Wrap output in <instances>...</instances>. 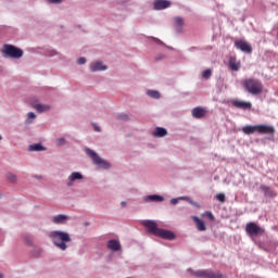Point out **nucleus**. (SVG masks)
<instances>
[{
	"instance_id": "f257e3e1",
	"label": "nucleus",
	"mask_w": 278,
	"mask_h": 278,
	"mask_svg": "<svg viewBox=\"0 0 278 278\" xmlns=\"http://www.w3.org/2000/svg\"><path fill=\"white\" fill-rule=\"evenodd\" d=\"M149 233L156 236L157 238H163V240H175V233L170 230L157 228V223L155 220L147 219L141 223Z\"/></svg>"
},
{
	"instance_id": "f03ea898",
	"label": "nucleus",
	"mask_w": 278,
	"mask_h": 278,
	"mask_svg": "<svg viewBox=\"0 0 278 278\" xmlns=\"http://www.w3.org/2000/svg\"><path fill=\"white\" fill-rule=\"evenodd\" d=\"M50 238L58 249L61 251H66L68 249V245L66 243L72 242L73 239H71V235L68 232L62 231V230H54L50 232Z\"/></svg>"
},
{
	"instance_id": "7ed1b4c3",
	"label": "nucleus",
	"mask_w": 278,
	"mask_h": 278,
	"mask_svg": "<svg viewBox=\"0 0 278 278\" xmlns=\"http://www.w3.org/2000/svg\"><path fill=\"white\" fill-rule=\"evenodd\" d=\"M242 131L243 134H245V136H251V134H255V131L261 135L267 134L269 136H273L275 134V127L268 125H248L242 128Z\"/></svg>"
},
{
	"instance_id": "20e7f679",
	"label": "nucleus",
	"mask_w": 278,
	"mask_h": 278,
	"mask_svg": "<svg viewBox=\"0 0 278 278\" xmlns=\"http://www.w3.org/2000/svg\"><path fill=\"white\" fill-rule=\"evenodd\" d=\"M243 87L250 94H262L264 92V85H262V81L255 78H247L243 81Z\"/></svg>"
},
{
	"instance_id": "39448f33",
	"label": "nucleus",
	"mask_w": 278,
	"mask_h": 278,
	"mask_svg": "<svg viewBox=\"0 0 278 278\" xmlns=\"http://www.w3.org/2000/svg\"><path fill=\"white\" fill-rule=\"evenodd\" d=\"M188 273L192 275V277H199V278H223V274L218 270L214 269H188Z\"/></svg>"
},
{
	"instance_id": "423d86ee",
	"label": "nucleus",
	"mask_w": 278,
	"mask_h": 278,
	"mask_svg": "<svg viewBox=\"0 0 278 278\" xmlns=\"http://www.w3.org/2000/svg\"><path fill=\"white\" fill-rule=\"evenodd\" d=\"M2 53H4V55H8V58H13L14 60H21V58H23V51L21 50V48H16L12 45H4Z\"/></svg>"
},
{
	"instance_id": "0eeeda50",
	"label": "nucleus",
	"mask_w": 278,
	"mask_h": 278,
	"mask_svg": "<svg viewBox=\"0 0 278 278\" xmlns=\"http://www.w3.org/2000/svg\"><path fill=\"white\" fill-rule=\"evenodd\" d=\"M86 154L91 157L93 164H96L97 166H100V168H104L108 169L110 168V163H108V161L101 159V156H99V154H97V152H94L91 149H86Z\"/></svg>"
},
{
	"instance_id": "6e6552de",
	"label": "nucleus",
	"mask_w": 278,
	"mask_h": 278,
	"mask_svg": "<svg viewBox=\"0 0 278 278\" xmlns=\"http://www.w3.org/2000/svg\"><path fill=\"white\" fill-rule=\"evenodd\" d=\"M265 229L255 224V222H250L245 225V233L248 236H264Z\"/></svg>"
},
{
	"instance_id": "1a4fd4ad",
	"label": "nucleus",
	"mask_w": 278,
	"mask_h": 278,
	"mask_svg": "<svg viewBox=\"0 0 278 278\" xmlns=\"http://www.w3.org/2000/svg\"><path fill=\"white\" fill-rule=\"evenodd\" d=\"M235 47L239 49V51H242L243 53H252L253 51V48L251 47V45H249V42L243 40L236 41Z\"/></svg>"
},
{
	"instance_id": "9d476101",
	"label": "nucleus",
	"mask_w": 278,
	"mask_h": 278,
	"mask_svg": "<svg viewBox=\"0 0 278 278\" xmlns=\"http://www.w3.org/2000/svg\"><path fill=\"white\" fill-rule=\"evenodd\" d=\"M170 5H173V2L168 0H154L153 2V8L156 11L166 10L167 8H170Z\"/></svg>"
},
{
	"instance_id": "9b49d317",
	"label": "nucleus",
	"mask_w": 278,
	"mask_h": 278,
	"mask_svg": "<svg viewBox=\"0 0 278 278\" xmlns=\"http://www.w3.org/2000/svg\"><path fill=\"white\" fill-rule=\"evenodd\" d=\"M191 114L193 118H205V116L207 115V110H205L204 108L198 106L192 109Z\"/></svg>"
},
{
	"instance_id": "f8f14e48",
	"label": "nucleus",
	"mask_w": 278,
	"mask_h": 278,
	"mask_svg": "<svg viewBox=\"0 0 278 278\" xmlns=\"http://www.w3.org/2000/svg\"><path fill=\"white\" fill-rule=\"evenodd\" d=\"M192 220L193 223H195V227L198 229V231H206L207 227L205 226V222L201 218H199V216H192Z\"/></svg>"
},
{
	"instance_id": "ddd939ff",
	"label": "nucleus",
	"mask_w": 278,
	"mask_h": 278,
	"mask_svg": "<svg viewBox=\"0 0 278 278\" xmlns=\"http://www.w3.org/2000/svg\"><path fill=\"white\" fill-rule=\"evenodd\" d=\"M143 201H146V203H162L164 197L157 194L147 195L143 198Z\"/></svg>"
},
{
	"instance_id": "4468645a",
	"label": "nucleus",
	"mask_w": 278,
	"mask_h": 278,
	"mask_svg": "<svg viewBox=\"0 0 278 278\" xmlns=\"http://www.w3.org/2000/svg\"><path fill=\"white\" fill-rule=\"evenodd\" d=\"M232 105L239 110H251V102H244L240 100H232Z\"/></svg>"
},
{
	"instance_id": "2eb2a0df",
	"label": "nucleus",
	"mask_w": 278,
	"mask_h": 278,
	"mask_svg": "<svg viewBox=\"0 0 278 278\" xmlns=\"http://www.w3.org/2000/svg\"><path fill=\"white\" fill-rule=\"evenodd\" d=\"M89 68L91 73H97L98 71H108V66L103 65V62L91 63Z\"/></svg>"
},
{
	"instance_id": "dca6fc26",
	"label": "nucleus",
	"mask_w": 278,
	"mask_h": 278,
	"mask_svg": "<svg viewBox=\"0 0 278 278\" xmlns=\"http://www.w3.org/2000/svg\"><path fill=\"white\" fill-rule=\"evenodd\" d=\"M152 136L153 138H164L165 136H168V130H166V128L156 127L152 131Z\"/></svg>"
},
{
	"instance_id": "f3484780",
	"label": "nucleus",
	"mask_w": 278,
	"mask_h": 278,
	"mask_svg": "<svg viewBox=\"0 0 278 278\" xmlns=\"http://www.w3.org/2000/svg\"><path fill=\"white\" fill-rule=\"evenodd\" d=\"M228 66L230 71L238 72L240 71V61L236 60V56H230Z\"/></svg>"
},
{
	"instance_id": "a211bd4d",
	"label": "nucleus",
	"mask_w": 278,
	"mask_h": 278,
	"mask_svg": "<svg viewBox=\"0 0 278 278\" xmlns=\"http://www.w3.org/2000/svg\"><path fill=\"white\" fill-rule=\"evenodd\" d=\"M262 192H264L265 197H268L269 199H274V197H277V193L268 186L261 185L260 186Z\"/></svg>"
},
{
	"instance_id": "6ab92c4d",
	"label": "nucleus",
	"mask_w": 278,
	"mask_h": 278,
	"mask_svg": "<svg viewBox=\"0 0 278 278\" xmlns=\"http://www.w3.org/2000/svg\"><path fill=\"white\" fill-rule=\"evenodd\" d=\"M79 179H84V175H81V173H79V172L72 173L68 177V182H67L68 188H71V186H73L74 181H77Z\"/></svg>"
},
{
	"instance_id": "aec40b11",
	"label": "nucleus",
	"mask_w": 278,
	"mask_h": 278,
	"mask_svg": "<svg viewBox=\"0 0 278 278\" xmlns=\"http://www.w3.org/2000/svg\"><path fill=\"white\" fill-rule=\"evenodd\" d=\"M184 18L182 17H176L175 21V34H184Z\"/></svg>"
},
{
	"instance_id": "412c9836",
	"label": "nucleus",
	"mask_w": 278,
	"mask_h": 278,
	"mask_svg": "<svg viewBox=\"0 0 278 278\" xmlns=\"http://www.w3.org/2000/svg\"><path fill=\"white\" fill-rule=\"evenodd\" d=\"M108 248L111 250V251H121V242L117 241V240H110L108 242Z\"/></svg>"
},
{
	"instance_id": "4be33fe9",
	"label": "nucleus",
	"mask_w": 278,
	"mask_h": 278,
	"mask_svg": "<svg viewBox=\"0 0 278 278\" xmlns=\"http://www.w3.org/2000/svg\"><path fill=\"white\" fill-rule=\"evenodd\" d=\"M65 220H68V217L66 215H55L52 218V223H54V225H62V223H64Z\"/></svg>"
},
{
	"instance_id": "5701e85b",
	"label": "nucleus",
	"mask_w": 278,
	"mask_h": 278,
	"mask_svg": "<svg viewBox=\"0 0 278 278\" xmlns=\"http://www.w3.org/2000/svg\"><path fill=\"white\" fill-rule=\"evenodd\" d=\"M35 110H37V112H39V113L49 112V110H51V106H49L47 104H36Z\"/></svg>"
},
{
	"instance_id": "b1692460",
	"label": "nucleus",
	"mask_w": 278,
	"mask_h": 278,
	"mask_svg": "<svg viewBox=\"0 0 278 278\" xmlns=\"http://www.w3.org/2000/svg\"><path fill=\"white\" fill-rule=\"evenodd\" d=\"M147 94L151 99H160V97H161L160 91H157V90H148Z\"/></svg>"
},
{
	"instance_id": "393cba45",
	"label": "nucleus",
	"mask_w": 278,
	"mask_h": 278,
	"mask_svg": "<svg viewBox=\"0 0 278 278\" xmlns=\"http://www.w3.org/2000/svg\"><path fill=\"white\" fill-rule=\"evenodd\" d=\"M28 151H45V147L40 143L29 146Z\"/></svg>"
},
{
	"instance_id": "a878e982",
	"label": "nucleus",
	"mask_w": 278,
	"mask_h": 278,
	"mask_svg": "<svg viewBox=\"0 0 278 278\" xmlns=\"http://www.w3.org/2000/svg\"><path fill=\"white\" fill-rule=\"evenodd\" d=\"M202 77L203 79H210V77H212V70H205L202 72Z\"/></svg>"
},
{
	"instance_id": "bb28decb",
	"label": "nucleus",
	"mask_w": 278,
	"mask_h": 278,
	"mask_svg": "<svg viewBox=\"0 0 278 278\" xmlns=\"http://www.w3.org/2000/svg\"><path fill=\"white\" fill-rule=\"evenodd\" d=\"M8 179L11 181V184H16V175L14 174H8Z\"/></svg>"
},
{
	"instance_id": "cd10ccee",
	"label": "nucleus",
	"mask_w": 278,
	"mask_h": 278,
	"mask_svg": "<svg viewBox=\"0 0 278 278\" xmlns=\"http://www.w3.org/2000/svg\"><path fill=\"white\" fill-rule=\"evenodd\" d=\"M217 201H219L220 203H225V194L224 193H218L216 195Z\"/></svg>"
},
{
	"instance_id": "c85d7f7f",
	"label": "nucleus",
	"mask_w": 278,
	"mask_h": 278,
	"mask_svg": "<svg viewBox=\"0 0 278 278\" xmlns=\"http://www.w3.org/2000/svg\"><path fill=\"white\" fill-rule=\"evenodd\" d=\"M34 118H36V113L29 112L28 113V121H34Z\"/></svg>"
},
{
	"instance_id": "c756f323",
	"label": "nucleus",
	"mask_w": 278,
	"mask_h": 278,
	"mask_svg": "<svg viewBox=\"0 0 278 278\" xmlns=\"http://www.w3.org/2000/svg\"><path fill=\"white\" fill-rule=\"evenodd\" d=\"M77 64H86V58L81 56L77 60Z\"/></svg>"
},
{
	"instance_id": "7c9ffc66",
	"label": "nucleus",
	"mask_w": 278,
	"mask_h": 278,
	"mask_svg": "<svg viewBox=\"0 0 278 278\" xmlns=\"http://www.w3.org/2000/svg\"><path fill=\"white\" fill-rule=\"evenodd\" d=\"M56 142H58L59 147H62V144H64V142H65V139L60 138V139L56 140Z\"/></svg>"
},
{
	"instance_id": "2f4dec72",
	"label": "nucleus",
	"mask_w": 278,
	"mask_h": 278,
	"mask_svg": "<svg viewBox=\"0 0 278 278\" xmlns=\"http://www.w3.org/2000/svg\"><path fill=\"white\" fill-rule=\"evenodd\" d=\"M206 216L210 220H214V214H212V212H206Z\"/></svg>"
},
{
	"instance_id": "473e14b6",
	"label": "nucleus",
	"mask_w": 278,
	"mask_h": 278,
	"mask_svg": "<svg viewBox=\"0 0 278 278\" xmlns=\"http://www.w3.org/2000/svg\"><path fill=\"white\" fill-rule=\"evenodd\" d=\"M184 199H186L187 201H190L189 198H176V199H175V203H179V201H181V200H184Z\"/></svg>"
},
{
	"instance_id": "72a5a7b5",
	"label": "nucleus",
	"mask_w": 278,
	"mask_h": 278,
	"mask_svg": "<svg viewBox=\"0 0 278 278\" xmlns=\"http://www.w3.org/2000/svg\"><path fill=\"white\" fill-rule=\"evenodd\" d=\"M49 3H62V0H48Z\"/></svg>"
},
{
	"instance_id": "f704fd0d",
	"label": "nucleus",
	"mask_w": 278,
	"mask_h": 278,
	"mask_svg": "<svg viewBox=\"0 0 278 278\" xmlns=\"http://www.w3.org/2000/svg\"><path fill=\"white\" fill-rule=\"evenodd\" d=\"M152 40H154V42H156L157 45H162V40L155 38V37H151Z\"/></svg>"
},
{
	"instance_id": "c9c22d12",
	"label": "nucleus",
	"mask_w": 278,
	"mask_h": 278,
	"mask_svg": "<svg viewBox=\"0 0 278 278\" xmlns=\"http://www.w3.org/2000/svg\"><path fill=\"white\" fill-rule=\"evenodd\" d=\"M94 131H101V127L94 126Z\"/></svg>"
},
{
	"instance_id": "e433bc0d",
	"label": "nucleus",
	"mask_w": 278,
	"mask_h": 278,
	"mask_svg": "<svg viewBox=\"0 0 278 278\" xmlns=\"http://www.w3.org/2000/svg\"><path fill=\"white\" fill-rule=\"evenodd\" d=\"M172 205H175V198L170 200Z\"/></svg>"
},
{
	"instance_id": "4c0bfd02",
	"label": "nucleus",
	"mask_w": 278,
	"mask_h": 278,
	"mask_svg": "<svg viewBox=\"0 0 278 278\" xmlns=\"http://www.w3.org/2000/svg\"><path fill=\"white\" fill-rule=\"evenodd\" d=\"M164 58V55L162 56H156V60H162Z\"/></svg>"
},
{
	"instance_id": "58836bf2",
	"label": "nucleus",
	"mask_w": 278,
	"mask_h": 278,
	"mask_svg": "<svg viewBox=\"0 0 278 278\" xmlns=\"http://www.w3.org/2000/svg\"><path fill=\"white\" fill-rule=\"evenodd\" d=\"M122 205H123V207H125L126 203H125V202H122Z\"/></svg>"
},
{
	"instance_id": "ea45409f",
	"label": "nucleus",
	"mask_w": 278,
	"mask_h": 278,
	"mask_svg": "<svg viewBox=\"0 0 278 278\" xmlns=\"http://www.w3.org/2000/svg\"><path fill=\"white\" fill-rule=\"evenodd\" d=\"M0 140H3V137H1V135H0Z\"/></svg>"
},
{
	"instance_id": "a19ab883",
	"label": "nucleus",
	"mask_w": 278,
	"mask_h": 278,
	"mask_svg": "<svg viewBox=\"0 0 278 278\" xmlns=\"http://www.w3.org/2000/svg\"><path fill=\"white\" fill-rule=\"evenodd\" d=\"M0 278H3V275L0 274Z\"/></svg>"
}]
</instances>
